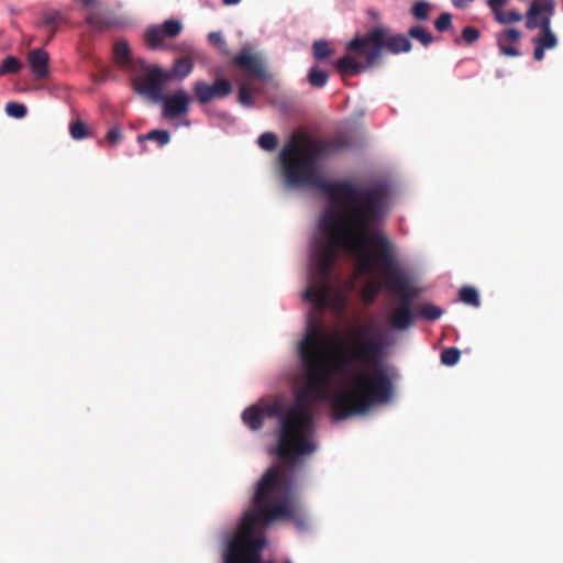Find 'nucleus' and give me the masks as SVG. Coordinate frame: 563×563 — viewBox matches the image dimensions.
Segmentation results:
<instances>
[{
	"instance_id": "obj_32",
	"label": "nucleus",
	"mask_w": 563,
	"mask_h": 563,
	"mask_svg": "<svg viewBox=\"0 0 563 563\" xmlns=\"http://www.w3.org/2000/svg\"><path fill=\"white\" fill-rule=\"evenodd\" d=\"M434 26L439 32H445L452 29V15L449 12H442L434 21Z\"/></svg>"
},
{
	"instance_id": "obj_27",
	"label": "nucleus",
	"mask_w": 563,
	"mask_h": 563,
	"mask_svg": "<svg viewBox=\"0 0 563 563\" xmlns=\"http://www.w3.org/2000/svg\"><path fill=\"white\" fill-rule=\"evenodd\" d=\"M22 63L14 56H7L1 64L0 75L18 74L22 68Z\"/></svg>"
},
{
	"instance_id": "obj_28",
	"label": "nucleus",
	"mask_w": 563,
	"mask_h": 563,
	"mask_svg": "<svg viewBox=\"0 0 563 563\" xmlns=\"http://www.w3.org/2000/svg\"><path fill=\"white\" fill-rule=\"evenodd\" d=\"M257 143L265 151H274L278 145V140L274 133L265 132L260 135Z\"/></svg>"
},
{
	"instance_id": "obj_1",
	"label": "nucleus",
	"mask_w": 563,
	"mask_h": 563,
	"mask_svg": "<svg viewBox=\"0 0 563 563\" xmlns=\"http://www.w3.org/2000/svg\"><path fill=\"white\" fill-rule=\"evenodd\" d=\"M351 146L346 134L320 141L294 133L279 153L283 175L290 187L317 189L330 201L319 221L321 235L313 240L310 252L318 283L309 285L303 292L321 310L330 303L329 278L340 250L356 261L360 274H371L378 267L383 279L387 274V238L376 230L377 195L357 189L350 181H329L320 173L319 162L325 154Z\"/></svg>"
},
{
	"instance_id": "obj_40",
	"label": "nucleus",
	"mask_w": 563,
	"mask_h": 563,
	"mask_svg": "<svg viewBox=\"0 0 563 563\" xmlns=\"http://www.w3.org/2000/svg\"><path fill=\"white\" fill-rule=\"evenodd\" d=\"M56 32H57L56 26H52L51 31L48 33V36H47V38L45 41V44H48L52 41V38L55 36Z\"/></svg>"
},
{
	"instance_id": "obj_9",
	"label": "nucleus",
	"mask_w": 563,
	"mask_h": 563,
	"mask_svg": "<svg viewBox=\"0 0 563 563\" xmlns=\"http://www.w3.org/2000/svg\"><path fill=\"white\" fill-rule=\"evenodd\" d=\"M163 117L169 120L179 118L189 111L191 98L185 89H178L170 96H163Z\"/></svg>"
},
{
	"instance_id": "obj_17",
	"label": "nucleus",
	"mask_w": 563,
	"mask_h": 563,
	"mask_svg": "<svg viewBox=\"0 0 563 563\" xmlns=\"http://www.w3.org/2000/svg\"><path fill=\"white\" fill-rule=\"evenodd\" d=\"M242 419L252 430H258L264 423L265 412L258 406H251L243 411Z\"/></svg>"
},
{
	"instance_id": "obj_20",
	"label": "nucleus",
	"mask_w": 563,
	"mask_h": 563,
	"mask_svg": "<svg viewBox=\"0 0 563 563\" xmlns=\"http://www.w3.org/2000/svg\"><path fill=\"white\" fill-rule=\"evenodd\" d=\"M137 141L140 143L155 141L159 146H165L170 142V133L167 130H152L146 134L139 135Z\"/></svg>"
},
{
	"instance_id": "obj_31",
	"label": "nucleus",
	"mask_w": 563,
	"mask_h": 563,
	"mask_svg": "<svg viewBox=\"0 0 563 563\" xmlns=\"http://www.w3.org/2000/svg\"><path fill=\"white\" fill-rule=\"evenodd\" d=\"M239 102L245 107L254 104L252 89L246 84H241L239 87Z\"/></svg>"
},
{
	"instance_id": "obj_7",
	"label": "nucleus",
	"mask_w": 563,
	"mask_h": 563,
	"mask_svg": "<svg viewBox=\"0 0 563 563\" xmlns=\"http://www.w3.org/2000/svg\"><path fill=\"white\" fill-rule=\"evenodd\" d=\"M192 91L196 99L201 104H207L216 99H224L229 97L233 87L227 78H217L212 84L198 80L194 84Z\"/></svg>"
},
{
	"instance_id": "obj_29",
	"label": "nucleus",
	"mask_w": 563,
	"mask_h": 563,
	"mask_svg": "<svg viewBox=\"0 0 563 563\" xmlns=\"http://www.w3.org/2000/svg\"><path fill=\"white\" fill-rule=\"evenodd\" d=\"M460 357L461 352L456 347H448L441 353V362L448 366L455 365L460 361Z\"/></svg>"
},
{
	"instance_id": "obj_19",
	"label": "nucleus",
	"mask_w": 563,
	"mask_h": 563,
	"mask_svg": "<svg viewBox=\"0 0 563 563\" xmlns=\"http://www.w3.org/2000/svg\"><path fill=\"white\" fill-rule=\"evenodd\" d=\"M407 33L410 40H416L423 47H429L434 42V36L432 35V33L427 27L420 24H415L410 26Z\"/></svg>"
},
{
	"instance_id": "obj_16",
	"label": "nucleus",
	"mask_w": 563,
	"mask_h": 563,
	"mask_svg": "<svg viewBox=\"0 0 563 563\" xmlns=\"http://www.w3.org/2000/svg\"><path fill=\"white\" fill-rule=\"evenodd\" d=\"M335 68L343 76H352L360 74L364 66L346 54L335 62Z\"/></svg>"
},
{
	"instance_id": "obj_44",
	"label": "nucleus",
	"mask_w": 563,
	"mask_h": 563,
	"mask_svg": "<svg viewBox=\"0 0 563 563\" xmlns=\"http://www.w3.org/2000/svg\"><path fill=\"white\" fill-rule=\"evenodd\" d=\"M388 195H389V201H390L391 200V189L390 188H389Z\"/></svg>"
},
{
	"instance_id": "obj_14",
	"label": "nucleus",
	"mask_w": 563,
	"mask_h": 563,
	"mask_svg": "<svg viewBox=\"0 0 563 563\" xmlns=\"http://www.w3.org/2000/svg\"><path fill=\"white\" fill-rule=\"evenodd\" d=\"M194 69V62L189 56H183L175 60L170 70H165L168 76V81L172 79H185Z\"/></svg>"
},
{
	"instance_id": "obj_33",
	"label": "nucleus",
	"mask_w": 563,
	"mask_h": 563,
	"mask_svg": "<svg viewBox=\"0 0 563 563\" xmlns=\"http://www.w3.org/2000/svg\"><path fill=\"white\" fill-rule=\"evenodd\" d=\"M481 36V33L479 31L474 27V26H465L462 32H461V37L462 40L467 44V45H472L474 44L475 42L478 41Z\"/></svg>"
},
{
	"instance_id": "obj_22",
	"label": "nucleus",
	"mask_w": 563,
	"mask_h": 563,
	"mask_svg": "<svg viewBox=\"0 0 563 563\" xmlns=\"http://www.w3.org/2000/svg\"><path fill=\"white\" fill-rule=\"evenodd\" d=\"M410 12L417 21H428L430 18L431 4L424 0H418L412 5Z\"/></svg>"
},
{
	"instance_id": "obj_39",
	"label": "nucleus",
	"mask_w": 563,
	"mask_h": 563,
	"mask_svg": "<svg viewBox=\"0 0 563 563\" xmlns=\"http://www.w3.org/2000/svg\"><path fill=\"white\" fill-rule=\"evenodd\" d=\"M475 0H452V3L457 9H465Z\"/></svg>"
},
{
	"instance_id": "obj_3",
	"label": "nucleus",
	"mask_w": 563,
	"mask_h": 563,
	"mask_svg": "<svg viewBox=\"0 0 563 563\" xmlns=\"http://www.w3.org/2000/svg\"><path fill=\"white\" fill-rule=\"evenodd\" d=\"M423 292L418 273L398 263L389 241V347L396 342L394 331L406 332L418 319L432 322L443 316V309L432 302H415Z\"/></svg>"
},
{
	"instance_id": "obj_37",
	"label": "nucleus",
	"mask_w": 563,
	"mask_h": 563,
	"mask_svg": "<svg viewBox=\"0 0 563 563\" xmlns=\"http://www.w3.org/2000/svg\"><path fill=\"white\" fill-rule=\"evenodd\" d=\"M507 0H487V5L493 11L494 16L496 18L497 14H500L503 12V7Z\"/></svg>"
},
{
	"instance_id": "obj_23",
	"label": "nucleus",
	"mask_w": 563,
	"mask_h": 563,
	"mask_svg": "<svg viewBox=\"0 0 563 563\" xmlns=\"http://www.w3.org/2000/svg\"><path fill=\"white\" fill-rule=\"evenodd\" d=\"M313 57L317 60H323L330 57L334 51L331 48L330 43L325 40L316 41L312 45Z\"/></svg>"
},
{
	"instance_id": "obj_12",
	"label": "nucleus",
	"mask_w": 563,
	"mask_h": 563,
	"mask_svg": "<svg viewBox=\"0 0 563 563\" xmlns=\"http://www.w3.org/2000/svg\"><path fill=\"white\" fill-rule=\"evenodd\" d=\"M29 63L32 68L34 76L37 79H43L48 75V54L41 49L36 48L29 53Z\"/></svg>"
},
{
	"instance_id": "obj_38",
	"label": "nucleus",
	"mask_w": 563,
	"mask_h": 563,
	"mask_svg": "<svg viewBox=\"0 0 563 563\" xmlns=\"http://www.w3.org/2000/svg\"><path fill=\"white\" fill-rule=\"evenodd\" d=\"M209 41L213 45L224 44L223 37H222L221 33H219V32H211L209 34Z\"/></svg>"
},
{
	"instance_id": "obj_6",
	"label": "nucleus",
	"mask_w": 563,
	"mask_h": 563,
	"mask_svg": "<svg viewBox=\"0 0 563 563\" xmlns=\"http://www.w3.org/2000/svg\"><path fill=\"white\" fill-rule=\"evenodd\" d=\"M140 63L146 76L144 78L133 77L132 87L136 93L147 97L154 102H159L163 99V88L168 81V76L158 66L146 65L143 59Z\"/></svg>"
},
{
	"instance_id": "obj_2",
	"label": "nucleus",
	"mask_w": 563,
	"mask_h": 563,
	"mask_svg": "<svg viewBox=\"0 0 563 563\" xmlns=\"http://www.w3.org/2000/svg\"><path fill=\"white\" fill-rule=\"evenodd\" d=\"M329 341L323 323L310 318L298 344L305 382L296 391L294 406L280 419L278 434V457L291 467L297 465L300 456L316 450L311 407L327 398L335 371L349 369L354 362L373 366L372 369L350 373L349 385L334 394L331 409L335 420L364 415L376 404L387 400V371L379 365L383 344L366 339L362 330L357 331L352 347L339 342L333 369Z\"/></svg>"
},
{
	"instance_id": "obj_43",
	"label": "nucleus",
	"mask_w": 563,
	"mask_h": 563,
	"mask_svg": "<svg viewBox=\"0 0 563 563\" xmlns=\"http://www.w3.org/2000/svg\"><path fill=\"white\" fill-rule=\"evenodd\" d=\"M274 413H275V407H271V408H269V413H268V415H269V416H273Z\"/></svg>"
},
{
	"instance_id": "obj_26",
	"label": "nucleus",
	"mask_w": 563,
	"mask_h": 563,
	"mask_svg": "<svg viewBox=\"0 0 563 563\" xmlns=\"http://www.w3.org/2000/svg\"><path fill=\"white\" fill-rule=\"evenodd\" d=\"M400 374L397 368L389 365V405L399 396Z\"/></svg>"
},
{
	"instance_id": "obj_10",
	"label": "nucleus",
	"mask_w": 563,
	"mask_h": 563,
	"mask_svg": "<svg viewBox=\"0 0 563 563\" xmlns=\"http://www.w3.org/2000/svg\"><path fill=\"white\" fill-rule=\"evenodd\" d=\"M233 64L256 78L265 77V69L262 60L249 51H241L233 58Z\"/></svg>"
},
{
	"instance_id": "obj_13",
	"label": "nucleus",
	"mask_w": 563,
	"mask_h": 563,
	"mask_svg": "<svg viewBox=\"0 0 563 563\" xmlns=\"http://www.w3.org/2000/svg\"><path fill=\"white\" fill-rule=\"evenodd\" d=\"M113 58L119 67L125 70H134V60L131 55V48L126 41L119 40L113 46Z\"/></svg>"
},
{
	"instance_id": "obj_5",
	"label": "nucleus",
	"mask_w": 563,
	"mask_h": 563,
	"mask_svg": "<svg viewBox=\"0 0 563 563\" xmlns=\"http://www.w3.org/2000/svg\"><path fill=\"white\" fill-rule=\"evenodd\" d=\"M387 46L386 32L382 27H374L365 35L352 38L346 49L365 58L368 66L380 59L384 47Z\"/></svg>"
},
{
	"instance_id": "obj_24",
	"label": "nucleus",
	"mask_w": 563,
	"mask_h": 563,
	"mask_svg": "<svg viewBox=\"0 0 563 563\" xmlns=\"http://www.w3.org/2000/svg\"><path fill=\"white\" fill-rule=\"evenodd\" d=\"M65 21V16L60 11L51 10L42 13V21L38 23V27H52L57 23Z\"/></svg>"
},
{
	"instance_id": "obj_41",
	"label": "nucleus",
	"mask_w": 563,
	"mask_h": 563,
	"mask_svg": "<svg viewBox=\"0 0 563 563\" xmlns=\"http://www.w3.org/2000/svg\"><path fill=\"white\" fill-rule=\"evenodd\" d=\"M81 3L85 5V7H92L95 3H96V0H80Z\"/></svg>"
},
{
	"instance_id": "obj_42",
	"label": "nucleus",
	"mask_w": 563,
	"mask_h": 563,
	"mask_svg": "<svg viewBox=\"0 0 563 563\" xmlns=\"http://www.w3.org/2000/svg\"><path fill=\"white\" fill-rule=\"evenodd\" d=\"M241 0H222V2L225 4V5H231V4H236L239 3Z\"/></svg>"
},
{
	"instance_id": "obj_4",
	"label": "nucleus",
	"mask_w": 563,
	"mask_h": 563,
	"mask_svg": "<svg viewBox=\"0 0 563 563\" xmlns=\"http://www.w3.org/2000/svg\"><path fill=\"white\" fill-rule=\"evenodd\" d=\"M554 11L555 0H533L526 12V27L528 30L540 29L539 34L532 38L534 44L533 58L538 62L544 58L545 49H552L559 43L551 29Z\"/></svg>"
},
{
	"instance_id": "obj_11",
	"label": "nucleus",
	"mask_w": 563,
	"mask_h": 563,
	"mask_svg": "<svg viewBox=\"0 0 563 563\" xmlns=\"http://www.w3.org/2000/svg\"><path fill=\"white\" fill-rule=\"evenodd\" d=\"M521 32L518 29L510 27L499 32L496 35L497 46L500 54L509 57H517L520 55L515 44L520 41Z\"/></svg>"
},
{
	"instance_id": "obj_21",
	"label": "nucleus",
	"mask_w": 563,
	"mask_h": 563,
	"mask_svg": "<svg viewBox=\"0 0 563 563\" xmlns=\"http://www.w3.org/2000/svg\"><path fill=\"white\" fill-rule=\"evenodd\" d=\"M329 75L327 71L320 69L318 66H312L309 69L307 79L308 82L316 88H322L328 82Z\"/></svg>"
},
{
	"instance_id": "obj_18",
	"label": "nucleus",
	"mask_w": 563,
	"mask_h": 563,
	"mask_svg": "<svg viewBox=\"0 0 563 563\" xmlns=\"http://www.w3.org/2000/svg\"><path fill=\"white\" fill-rule=\"evenodd\" d=\"M411 49L412 43L409 38L408 33L389 35V53H409Z\"/></svg>"
},
{
	"instance_id": "obj_8",
	"label": "nucleus",
	"mask_w": 563,
	"mask_h": 563,
	"mask_svg": "<svg viewBox=\"0 0 563 563\" xmlns=\"http://www.w3.org/2000/svg\"><path fill=\"white\" fill-rule=\"evenodd\" d=\"M183 31L179 20H166L163 24L151 25L144 32V41L151 49H157L167 37H176Z\"/></svg>"
},
{
	"instance_id": "obj_36",
	"label": "nucleus",
	"mask_w": 563,
	"mask_h": 563,
	"mask_svg": "<svg viewBox=\"0 0 563 563\" xmlns=\"http://www.w3.org/2000/svg\"><path fill=\"white\" fill-rule=\"evenodd\" d=\"M106 137L112 144L118 143L122 139V128L114 126V128L110 129L108 131Z\"/></svg>"
},
{
	"instance_id": "obj_30",
	"label": "nucleus",
	"mask_w": 563,
	"mask_h": 563,
	"mask_svg": "<svg viewBox=\"0 0 563 563\" xmlns=\"http://www.w3.org/2000/svg\"><path fill=\"white\" fill-rule=\"evenodd\" d=\"M495 20L501 24H509L515 22H520L522 20V14L516 10H509L508 12H501L497 14Z\"/></svg>"
},
{
	"instance_id": "obj_35",
	"label": "nucleus",
	"mask_w": 563,
	"mask_h": 563,
	"mask_svg": "<svg viewBox=\"0 0 563 563\" xmlns=\"http://www.w3.org/2000/svg\"><path fill=\"white\" fill-rule=\"evenodd\" d=\"M5 111L10 117L21 119L26 114V107L19 102H9L5 107Z\"/></svg>"
},
{
	"instance_id": "obj_15",
	"label": "nucleus",
	"mask_w": 563,
	"mask_h": 563,
	"mask_svg": "<svg viewBox=\"0 0 563 563\" xmlns=\"http://www.w3.org/2000/svg\"><path fill=\"white\" fill-rule=\"evenodd\" d=\"M86 23L98 32H103L118 25L117 19L99 13H89L86 16Z\"/></svg>"
},
{
	"instance_id": "obj_25",
	"label": "nucleus",
	"mask_w": 563,
	"mask_h": 563,
	"mask_svg": "<svg viewBox=\"0 0 563 563\" xmlns=\"http://www.w3.org/2000/svg\"><path fill=\"white\" fill-rule=\"evenodd\" d=\"M460 300L473 307H478L481 303L478 291L471 286H464L460 289Z\"/></svg>"
},
{
	"instance_id": "obj_34",
	"label": "nucleus",
	"mask_w": 563,
	"mask_h": 563,
	"mask_svg": "<svg viewBox=\"0 0 563 563\" xmlns=\"http://www.w3.org/2000/svg\"><path fill=\"white\" fill-rule=\"evenodd\" d=\"M69 132L75 140H82L88 135L86 124L79 120L70 124Z\"/></svg>"
}]
</instances>
